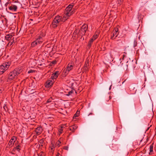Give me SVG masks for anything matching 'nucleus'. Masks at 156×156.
I'll return each instance as SVG.
<instances>
[{"instance_id": "obj_1", "label": "nucleus", "mask_w": 156, "mask_h": 156, "mask_svg": "<svg viewBox=\"0 0 156 156\" xmlns=\"http://www.w3.org/2000/svg\"><path fill=\"white\" fill-rule=\"evenodd\" d=\"M74 5L73 4H69L66 9L64 14L62 17L61 16L62 23L64 22L67 20L71 15L74 13L75 9L73 8Z\"/></svg>"}, {"instance_id": "obj_2", "label": "nucleus", "mask_w": 156, "mask_h": 156, "mask_svg": "<svg viewBox=\"0 0 156 156\" xmlns=\"http://www.w3.org/2000/svg\"><path fill=\"white\" fill-rule=\"evenodd\" d=\"M21 68H16L13 71L11 72L9 75L8 79L10 80H12L16 78L22 72Z\"/></svg>"}, {"instance_id": "obj_3", "label": "nucleus", "mask_w": 156, "mask_h": 156, "mask_svg": "<svg viewBox=\"0 0 156 156\" xmlns=\"http://www.w3.org/2000/svg\"><path fill=\"white\" fill-rule=\"evenodd\" d=\"M18 1L15 2H11L10 1H8L5 4L6 7H8L9 9L12 11H16L18 7L15 4V3L18 2Z\"/></svg>"}, {"instance_id": "obj_4", "label": "nucleus", "mask_w": 156, "mask_h": 156, "mask_svg": "<svg viewBox=\"0 0 156 156\" xmlns=\"http://www.w3.org/2000/svg\"><path fill=\"white\" fill-rule=\"evenodd\" d=\"M62 23L61 20V16L58 15L56 16L54 19L51 24L52 27L54 28H55L57 27L62 24Z\"/></svg>"}, {"instance_id": "obj_5", "label": "nucleus", "mask_w": 156, "mask_h": 156, "mask_svg": "<svg viewBox=\"0 0 156 156\" xmlns=\"http://www.w3.org/2000/svg\"><path fill=\"white\" fill-rule=\"evenodd\" d=\"M11 65L9 62H5L0 66V75L3 74L9 68Z\"/></svg>"}, {"instance_id": "obj_6", "label": "nucleus", "mask_w": 156, "mask_h": 156, "mask_svg": "<svg viewBox=\"0 0 156 156\" xmlns=\"http://www.w3.org/2000/svg\"><path fill=\"white\" fill-rule=\"evenodd\" d=\"M88 25L86 24H84L82 26L81 29L79 31L78 34L79 36L82 37L85 35L88 29Z\"/></svg>"}, {"instance_id": "obj_7", "label": "nucleus", "mask_w": 156, "mask_h": 156, "mask_svg": "<svg viewBox=\"0 0 156 156\" xmlns=\"http://www.w3.org/2000/svg\"><path fill=\"white\" fill-rule=\"evenodd\" d=\"M119 33L118 28H114L112 33V34L111 36V39L113 40L115 39L117 37Z\"/></svg>"}, {"instance_id": "obj_8", "label": "nucleus", "mask_w": 156, "mask_h": 156, "mask_svg": "<svg viewBox=\"0 0 156 156\" xmlns=\"http://www.w3.org/2000/svg\"><path fill=\"white\" fill-rule=\"evenodd\" d=\"M98 36V33H95L94 35L93 36L92 38L90 39L89 42L88 43V47L89 48H90L91 45L92 44L94 41L96 39H97Z\"/></svg>"}, {"instance_id": "obj_9", "label": "nucleus", "mask_w": 156, "mask_h": 156, "mask_svg": "<svg viewBox=\"0 0 156 156\" xmlns=\"http://www.w3.org/2000/svg\"><path fill=\"white\" fill-rule=\"evenodd\" d=\"M54 83V82L51 80H47L45 83V87L47 88H49Z\"/></svg>"}, {"instance_id": "obj_10", "label": "nucleus", "mask_w": 156, "mask_h": 156, "mask_svg": "<svg viewBox=\"0 0 156 156\" xmlns=\"http://www.w3.org/2000/svg\"><path fill=\"white\" fill-rule=\"evenodd\" d=\"M42 131V128L41 127H38L35 129V132L37 135L40 134Z\"/></svg>"}, {"instance_id": "obj_11", "label": "nucleus", "mask_w": 156, "mask_h": 156, "mask_svg": "<svg viewBox=\"0 0 156 156\" xmlns=\"http://www.w3.org/2000/svg\"><path fill=\"white\" fill-rule=\"evenodd\" d=\"M59 74V72L58 71H57L52 74L51 78L53 80L56 79Z\"/></svg>"}, {"instance_id": "obj_12", "label": "nucleus", "mask_w": 156, "mask_h": 156, "mask_svg": "<svg viewBox=\"0 0 156 156\" xmlns=\"http://www.w3.org/2000/svg\"><path fill=\"white\" fill-rule=\"evenodd\" d=\"M89 62H88L86 61L85 62V64L83 68V70L85 72H86L88 70V66H89Z\"/></svg>"}, {"instance_id": "obj_13", "label": "nucleus", "mask_w": 156, "mask_h": 156, "mask_svg": "<svg viewBox=\"0 0 156 156\" xmlns=\"http://www.w3.org/2000/svg\"><path fill=\"white\" fill-rule=\"evenodd\" d=\"M77 128V126L74 125L70 126L69 129L72 132H74L75 130Z\"/></svg>"}, {"instance_id": "obj_14", "label": "nucleus", "mask_w": 156, "mask_h": 156, "mask_svg": "<svg viewBox=\"0 0 156 156\" xmlns=\"http://www.w3.org/2000/svg\"><path fill=\"white\" fill-rule=\"evenodd\" d=\"M13 38L12 35L9 34L7 35L5 37V39L8 41L11 40H12Z\"/></svg>"}, {"instance_id": "obj_15", "label": "nucleus", "mask_w": 156, "mask_h": 156, "mask_svg": "<svg viewBox=\"0 0 156 156\" xmlns=\"http://www.w3.org/2000/svg\"><path fill=\"white\" fill-rule=\"evenodd\" d=\"M15 141H12V140H10L7 145V147L10 148L12 146V145L13 144Z\"/></svg>"}, {"instance_id": "obj_16", "label": "nucleus", "mask_w": 156, "mask_h": 156, "mask_svg": "<svg viewBox=\"0 0 156 156\" xmlns=\"http://www.w3.org/2000/svg\"><path fill=\"white\" fill-rule=\"evenodd\" d=\"M20 148L21 146L19 145H18L16 146V147H14L12 151H17L19 152L20 150Z\"/></svg>"}, {"instance_id": "obj_17", "label": "nucleus", "mask_w": 156, "mask_h": 156, "mask_svg": "<svg viewBox=\"0 0 156 156\" xmlns=\"http://www.w3.org/2000/svg\"><path fill=\"white\" fill-rule=\"evenodd\" d=\"M36 41L39 43L40 44L42 42L43 39L42 37L40 36H38V38L36 40Z\"/></svg>"}, {"instance_id": "obj_18", "label": "nucleus", "mask_w": 156, "mask_h": 156, "mask_svg": "<svg viewBox=\"0 0 156 156\" xmlns=\"http://www.w3.org/2000/svg\"><path fill=\"white\" fill-rule=\"evenodd\" d=\"M69 73V72L65 69L62 71V76L65 77Z\"/></svg>"}, {"instance_id": "obj_19", "label": "nucleus", "mask_w": 156, "mask_h": 156, "mask_svg": "<svg viewBox=\"0 0 156 156\" xmlns=\"http://www.w3.org/2000/svg\"><path fill=\"white\" fill-rule=\"evenodd\" d=\"M44 140L43 139H42L40 140L39 142V146L41 147H43V143H44Z\"/></svg>"}, {"instance_id": "obj_20", "label": "nucleus", "mask_w": 156, "mask_h": 156, "mask_svg": "<svg viewBox=\"0 0 156 156\" xmlns=\"http://www.w3.org/2000/svg\"><path fill=\"white\" fill-rule=\"evenodd\" d=\"M153 144H151L150 147V153L149 154H152V152L153 151Z\"/></svg>"}, {"instance_id": "obj_21", "label": "nucleus", "mask_w": 156, "mask_h": 156, "mask_svg": "<svg viewBox=\"0 0 156 156\" xmlns=\"http://www.w3.org/2000/svg\"><path fill=\"white\" fill-rule=\"evenodd\" d=\"M38 43L36 41L32 42L31 44V46L32 47H34Z\"/></svg>"}, {"instance_id": "obj_22", "label": "nucleus", "mask_w": 156, "mask_h": 156, "mask_svg": "<svg viewBox=\"0 0 156 156\" xmlns=\"http://www.w3.org/2000/svg\"><path fill=\"white\" fill-rule=\"evenodd\" d=\"M63 128V127L62 126H61L60 127V128L58 130V132L59 133V135H60L62 132H63V129L62 128Z\"/></svg>"}, {"instance_id": "obj_23", "label": "nucleus", "mask_w": 156, "mask_h": 156, "mask_svg": "<svg viewBox=\"0 0 156 156\" xmlns=\"http://www.w3.org/2000/svg\"><path fill=\"white\" fill-rule=\"evenodd\" d=\"M73 90H71L70 91H69L68 92V93L66 94V95L67 96H69L70 95L72 94L73 93Z\"/></svg>"}, {"instance_id": "obj_24", "label": "nucleus", "mask_w": 156, "mask_h": 156, "mask_svg": "<svg viewBox=\"0 0 156 156\" xmlns=\"http://www.w3.org/2000/svg\"><path fill=\"white\" fill-rule=\"evenodd\" d=\"M13 43H14V41L13 40H11L8 43V45H11L13 44Z\"/></svg>"}, {"instance_id": "obj_25", "label": "nucleus", "mask_w": 156, "mask_h": 156, "mask_svg": "<svg viewBox=\"0 0 156 156\" xmlns=\"http://www.w3.org/2000/svg\"><path fill=\"white\" fill-rule=\"evenodd\" d=\"M57 62L56 60H54L51 62V65H55V64Z\"/></svg>"}, {"instance_id": "obj_26", "label": "nucleus", "mask_w": 156, "mask_h": 156, "mask_svg": "<svg viewBox=\"0 0 156 156\" xmlns=\"http://www.w3.org/2000/svg\"><path fill=\"white\" fill-rule=\"evenodd\" d=\"M118 2V4L119 5H121L122 3L123 0H117Z\"/></svg>"}, {"instance_id": "obj_27", "label": "nucleus", "mask_w": 156, "mask_h": 156, "mask_svg": "<svg viewBox=\"0 0 156 156\" xmlns=\"http://www.w3.org/2000/svg\"><path fill=\"white\" fill-rule=\"evenodd\" d=\"M68 67L70 68L71 69L73 68V66L71 64H69L68 65Z\"/></svg>"}, {"instance_id": "obj_28", "label": "nucleus", "mask_w": 156, "mask_h": 156, "mask_svg": "<svg viewBox=\"0 0 156 156\" xmlns=\"http://www.w3.org/2000/svg\"><path fill=\"white\" fill-rule=\"evenodd\" d=\"M134 45H133V47H135L136 45L137 44V41L135 40H134Z\"/></svg>"}, {"instance_id": "obj_29", "label": "nucleus", "mask_w": 156, "mask_h": 156, "mask_svg": "<svg viewBox=\"0 0 156 156\" xmlns=\"http://www.w3.org/2000/svg\"><path fill=\"white\" fill-rule=\"evenodd\" d=\"M52 98H49V99H48V100H47V103H49V102H51L52 101Z\"/></svg>"}, {"instance_id": "obj_30", "label": "nucleus", "mask_w": 156, "mask_h": 156, "mask_svg": "<svg viewBox=\"0 0 156 156\" xmlns=\"http://www.w3.org/2000/svg\"><path fill=\"white\" fill-rule=\"evenodd\" d=\"M69 72V71L71 70V69L68 67V66H67V67L65 69Z\"/></svg>"}, {"instance_id": "obj_31", "label": "nucleus", "mask_w": 156, "mask_h": 156, "mask_svg": "<svg viewBox=\"0 0 156 156\" xmlns=\"http://www.w3.org/2000/svg\"><path fill=\"white\" fill-rule=\"evenodd\" d=\"M79 115V113H77V112L75 114H74V117H78Z\"/></svg>"}, {"instance_id": "obj_32", "label": "nucleus", "mask_w": 156, "mask_h": 156, "mask_svg": "<svg viewBox=\"0 0 156 156\" xmlns=\"http://www.w3.org/2000/svg\"><path fill=\"white\" fill-rule=\"evenodd\" d=\"M34 71L31 70H30L28 72V73H33V72H34Z\"/></svg>"}, {"instance_id": "obj_33", "label": "nucleus", "mask_w": 156, "mask_h": 156, "mask_svg": "<svg viewBox=\"0 0 156 156\" xmlns=\"http://www.w3.org/2000/svg\"><path fill=\"white\" fill-rule=\"evenodd\" d=\"M69 147L67 146H65L64 147V149L66 150H68Z\"/></svg>"}, {"instance_id": "obj_34", "label": "nucleus", "mask_w": 156, "mask_h": 156, "mask_svg": "<svg viewBox=\"0 0 156 156\" xmlns=\"http://www.w3.org/2000/svg\"><path fill=\"white\" fill-rule=\"evenodd\" d=\"M125 66H126V67H125V68H123V69H127V65H125Z\"/></svg>"}, {"instance_id": "obj_35", "label": "nucleus", "mask_w": 156, "mask_h": 156, "mask_svg": "<svg viewBox=\"0 0 156 156\" xmlns=\"http://www.w3.org/2000/svg\"><path fill=\"white\" fill-rule=\"evenodd\" d=\"M3 108H4V109H5V110L6 111V108H7V107L5 106H5H4Z\"/></svg>"}, {"instance_id": "obj_36", "label": "nucleus", "mask_w": 156, "mask_h": 156, "mask_svg": "<svg viewBox=\"0 0 156 156\" xmlns=\"http://www.w3.org/2000/svg\"><path fill=\"white\" fill-rule=\"evenodd\" d=\"M112 86V84L111 85H110L109 88V90H110L111 88V86Z\"/></svg>"}, {"instance_id": "obj_37", "label": "nucleus", "mask_w": 156, "mask_h": 156, "mask_svg": "<svg viewBox=\"0 0 156 156\" xmlns=\"http://www.w3.org/2000/svg\"><path fill=\"white\" fill-rule=\"evenodd\" d=\"M126 55H123V59L124 58V57H126Z\"/></svg>"}, {"instance_id": "obj_38", "label": "nucleus", "mask_w": 156, "mask_h": 156, "mask_svg": "<svg viewBox=\"0 0 156 156\" xmlns=\"http://www.w3.org/2000/svg\"><path fill=\"white\" fill-rule=\"evenodd\" d=\"M72 133H73V132H72V131L71 132H70V133H69V135H70Z\"/></svg>"}, {"instance_id": "obj_39", "label": "nucleus", "mask_w": 156, "mask_h": 156, "mask_svg": "<svg viewBox=\"0 0 156 156\" xmlns=\"http://www.w3.org/2000/svg\"><path fill=\"white\" fill-rule=\"evenodd\" d=\"M60 154L59 153H58L56 156H59Z\"/></svg>"}, {"instance_id": "obj_40", "label": "nucleus", "mask_w": 156, "mask_h": 156, "mask_svg": "<svg viewBox=\"0 0 156 156\" xmlns=\"http://www.w3.org/2000/svg\"><path fill=\"white\" fill-rule=\"evenodd\" d=\"M11 140H12V141H14V138H12Z\"/></svg>"}, {"instance_id": "obj_41", "label": "nucleus", "mask_w": 156, "mask_h": 156, "mask_svg": "<svg viewBox=\"0 0 156 156\" xmlns=\"http://www.w3.org/2000/svg\"><path fill=\"white\" fill-rule=\"evenodd\" d=\"M93 114V113H90L89 114V115H92Z\"/></svg>"}, {"instance_id": "obj_42", "label": "nucleus", "mask_w": 156, "mask_h": 156, "mask_svg": "<svg viewBox=\"0 0 156 156\" xmlns=\"http://www.w3.org/2000/svg\"><path fill=\"white\" fill-rule=\"evenodd\" d=\"M2 92V90L1 89H0V93H1Z\"/></svg>"}, {"instance_id": "obj_43", "label": "nucleus", "mask_w": 156, "mask_h": 156, "mask_svg": "<svg viewBox=\"0 0 156 156\" xmlns=\"http://www.w3.org/2000/svg\"><path fill=\"white\" fill-rule=\"evenodd\" d=\"M109 99H111V97L110 96L109 97Z\"/></svg>"}, {"instance_id": "obj_44", "label": "nucleus", "mask_w": 156, "mask_h": 156, "mask_svg": "<svg viewBox=\"0 0 156 156\" xmlns=\"http://www.w3.org/2000/svg\"><path fill=\"white\" fill-rule=\"evenodd\" d=\"M135 104L134 105V107L135 108Z\"/></svg>"}, {"instance_id": "obj_45", "label": "nucleus", "mask_w": 156, "mask_h": 156, "mask_svg": "<svg viewBox=\"0 0 156 156\" xmlns=\"http://www.w3.org/2000/svg\"><path fill=\"white\" fill-rule=\"evenodd\" d=\"M58 142H59V143H61V142H60L59 141H58Z\"/></svg>"}, {"instance_id": "obj_46", "label": "nucleus", "mask_w": 156, "mask_h": 156, "mask_svg": "<svg viewBox=\"0 0 156 156\" xmlns=\"http://www.w3.org/2000/svg\"><path fill=\"white\" fill-rule=\"evenodd\" d=\"M51 150H52V149H53V148H52H52H51Z\"/></svg>"}, {"instance_id": "obj_47", "label": "nucleus", "mask_w": 156, "mask_h": 156, "mask_svg": "<svg viewBox=\"0 0 156 156\" xmlns=\"http://www.w3.org/2000/svg\"><path fill=\"white\" fill-rule=\"evenodd\" d=\"M13 1H14V0H12Z\"/></svg>"}]
</instances>
